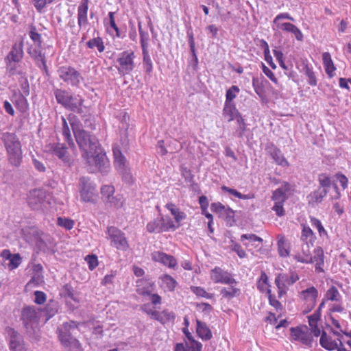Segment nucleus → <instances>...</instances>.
<instances>
[{"label": "nucleus", "instance_id": "obj_60", "mask_svg": "<svg viewBox=\"0 0 351 351\" xmlns=\"http://www.w3.org/2000/svg\"><path fill=\"white\" fill-rule=\"evenodd\" d=\"M8 267L10 270L17 268L21 263V257L19 254H14L9 261Z\"/></svg>", "mask_w": 351, "mask_h": 351}, {"label": "nucleus", "instance_id": "obj_63", "mask_svg": "<svg viewBox=\"0 0 351 351\" xmlns=\"http://www.w3.org/2000/svg\"><path fill=\"white\" fill-rule=\"evenodd\" d=\"M230 248L237 253L239 258H243L246 256V253L240 244L232 241Z\"/></svg>", "mask_w": 351, "mask_h": 351}, {"label": "nucleus", "instance_id": "obj_56", "mask_svg": "<svg viewBox=\"0 0 351 351\" xmlns=\"http://www.w3.org/2000/svg\"><path fill=\"white\" fill-rule=\"evenodd\" d=\"M29 36L31 40L36 44L38 45H41V35L37 32L36 27L34 25L30 26V30L29 32Z\"/></svg>", "mask_w": 351, "mask_h": 351}, {"label": "nucleus", "instance_id": "obj_15", "mask_svg": "<svg viewBox=\"0 0 351 351\" xmlns=\"http://www.w3.org/2000/svg\"><path fill=\"white\" fill-rule=\"evenodd\" d=\"M93 158L95 165L101 173H106L109 170L110 163L106 156L101 150L100 146L96 147L95 150L90 152V158Z\"/></svg>", "mask_w": 351, "mask_h": 351}, {"label": "nucleus", "instance_id": "obj_37", "mask_svg": "<svg viewBox=\"0 0 351 351\" xmlns=\"http://www.w3.org/2000/svg\"><path fill=\"white\" fill-rule=\"evenodd\" d=\"M162 217L154 219L147 223L146 226L147 231L149 233H160L162 232Z\"/></svg>", "mask_w": 351, "mask_h": 351}, {"label": "nucleus", "instance_id": "obj_10", "mask_svg": "<svg viewBox=\"0 0 351 351\" xmlns=\"http://www.w3.org/2000/svg\"><path fill=\"white\" fill-rule=\"evenodd\" d=\"M79 191L82 201L92 202L97 194L96 185L88 177H82L79 180Z\"/></svg>", "mask_w": 351, "mask_h": 351}, {"label": "nucleus", "instance_id": "obj_53", "mask_svg": "<svg viewBox=\"0 0 351 351\" xmlns=\"http://www.w3.org/2000/svg\"><path fill=\"white\" fill-rule=\"evenodd\" d=\"M191 290L198 297H202L207 299H212L214 297L213 293H207L206 291L201 287L192 286L191 287Z\"/></svg>", "mask_w": 351, "mask_h": 351}, {"label": "nucleus", "instance_id": "obj_38", "mask_svg": "<svg viewBox=\"0 0 351 351\" xmlns=\"http://www.w3.org/2000/svg\"><path fill=\"white\" fill-rule=\"evenodd\" d=\"M324 300L327 301L339 302L342 300V296L337 287L332 286L326 291L324 295Z\"/></svg>", "mask_w": 351, "mask_h": 351}, {"label": "nucleus", "instance_id": "obj_62", "mask_svg": "<svg viewBox=\"0 0 351 351\" xmlns=\"http://www.w3.org/2000/svg\"><path fill=\"white\" fill-rule=\"evenodd\" d=\"M271 198L274 202H278V204H284L285 202L288 199V195H283L279 190L276 189L273 192Z\"/></svg>", "mask_w": 351, "mask_h": 351}, {"label": "nucleus", "instance_id": "obj_34", "mask_svg": "<svg viewBox=\"0 0 351 351\" xmlns=\"http://www.w3.org/2000/svg\"><path fill=\"white\" fill-rule=\"evenodd\" d=\"M328 192L327 189L322 188H319L314 191L307 197L308 199V204H314L321 203L324 197L327 195Z\"/></svg>", "mask_w": 351, "mask_h": 351}, {"label": "nucleus", "instance_id": "obj_59", "mask_svg": "<svg viewBox=\"0 0 351 351\" xmlns=\"http://www.w3.org/2000/svg\"><path fill=\"white\" fill-rule=\"evenodd\" d=\"M252 86L255 93L260 97H262L265 94V90L263 85L260 82L259 80L256 77L252 79Z\"/></svg>", "mask_w": 351, "mask_h": 351}, {"label": "nucleus", "instance_id": "obj_48", "mask_svg": "<svg viewBox=\"0 0 351 351\" xmlns=\"http://www.w3.org/2000/svg\"><path fill=\"white\" fill-rule=\"evenodd\" d=\"M234 120L236 121L237 124L238 125L237 129L235 131V134L238 137L242 138L246 131L247 127L246 123L245 122V119L241 114Z\"/></svg>", "mask_w": 351, "mask_h": 351}, {"label": "nucleus", "instance_id": "obj_9", "mask_svg": "<svg viewBox=\"0 0 351 351\" xmlns=\"http://www.w3.org/2000/svg\"><path fill=\"white\" fill-rule=\"evenodd\" d=\"M299 280V276L295 272L287 274H279L275 278V285L278 288V298L282 297L287 293L289 287Z\"/></svg>", "mask_w": 351, "mask_h": 351}, {"label": "nucleus", "instance_id": "obj_4", "mask_svg": "<svg viewBox=\"0 0 351 351\" xmlns=\"http://www.w3.org/2000/svg\"><path fill=\"white\" fill-rule=\"evenodd\" d=\"M53 93L58 104L66 110L82 114L84 100L81 96H73L68 90L61 88L55 89Z\"/></svg>", "mask_w": 351, "mask_h": 351}, {"label": "nucleus", "instance_id": "obj_5", "mask_svg": "<svg viewBox=\"0 0 351 351\" xmlns=\"http://www.w3.org/2000/svg\"><path fill=\"white\" fill-rule=\"evenodd\" d=\"M40 318V311L36 306H25L21 313V320L27 332L32 335L38 329Z\"/></svg>", "mask_w": 351, "mask_h": 351}, {"label": "nucleus", "instance_id": "obj_27", "mask_svg": "<svg viewBox=\"0 0 351 351\" xmlns=\"http://www.w3.org/2000/svg\"><path fill=\"white\" fill-rule=\"evenodd\" d=\"M159 285L165 291L172 292L175 290L178 283L170 275L163 274L159 277Z\"/></svg>", "mask_w": 351, "mask_h": 351}, {"label": "nucleus", "instance_id": "obj_35", "mask_svg": "<svg viewBox=\"0 0 351 351\" xmlns=\"http://www.w3.org/2000/svg\"><path fill=\"white\" fill-rule=\"evenodd\" d=\"M278 254L281 257H287L290 254V247L289 244L287 243V241L285 239L284 235H278Z\"/></svg>", "mask_w": 351, "mask_h": 351}, {"label": "nucleus", "instance_id": "obj_50", "mask_svg": "<svg viewBox=\"0 0 351 351\" xmlns=\"http://www.w3.org/2000/svg\"><path fill=\"white\" fill-rule=\"evenodd\" d=\"M86 45L90 49L97 47L99 52H103L105 49L104 42L100 37H97L89 40L86 43Z\"/></svg>", "mask_w": 351, "mask_h": 351}, {"label": "nucleus", "instance_id": "obj_33", "mask_svg": "<svg viewBox=\"0 0 351 351\" xmlns=\"http://www.w3.org/2000/svg\"><path fill=\"white\" fill-rule=\"evenodd\" d=\"M114 165L121 171H125L126 167V158L118 147H113Z\"/></svg>", "mask_w": 351, "mask_h": 351}, {"label": "nucleus", "instance_id": "obj_7", "mask_svg": "<svg viewBox=\"0 0 351 351\" xmlns=\"http://www.w3.org/2000/svg\"><path fill=\"white\" fill-rule=\"evenodd\" d=\"M135 57L134 52L130 50L124 51L119 54L116 60V68L121 75H130L134 71L136 67Z\"/></svg>", "mask_w": 351, "mask_h": 351}, {"label": "nucleus", "instance_id": "obj_51", "mask_svg": "<svg viewBox=\"0 0 351 351\" xmlns=\"http://www.w3.org/2000/svg\"><path fill=\"white\" fill-rule=\"evenodd\" d=\"M310 221L311 225L317 229L319 237H327L328 233L323 226L321 221L315 217H310Z\"/></svg>", "mask_w": 351, "mask_h": 351}, {"label": "nucleus", "instance_id": "obj_36", "mask_svg": "<svg viewBox=\"0 0 351 351\" xmlns=\"http://www.w3.org/2000/svg\"><path fill=\"white\" fill-rule=\"evenodd\" d=\"M315 255L312 256L313 263L315 262V271L317 272H323L324 269L322 266L324 263V256L323 250L321 247H317L314 250Z\"/></svg>", "mask_w": 351, "mask_h": 351}, {"label": "nucleus", "instance_id": "obj_32", "mask_svg": "<svg viewBox=\"0 0 351 351\" xmlns=\"http://www.w3.org/2000/svg\"><path fill=\"white\" fill-rule=\"evenodd\" d=\"M319 343L322 347L329 351L335 350L338 347L337 341L333 340L330 336L328 335L325 331H322V332Z\"/></svg>", "mask_w": 351, "mask_h": 351}, {"label": "nucleus", "instance_id": "obj_1", "mask_svg": "<svg viewBox=\"0 0 351 351\" xmlns=\"http://www.w3.org/2000/svg\"><path fill=\"white\" fill-rule=\"evenodd\" d=\"M79 323L74 321L64 322L58 328V338L61 344L74 351H82V346L77 340L80 334Z\"/></svg>", "mask_w": 351, "mask_h": 351}, {"label": "nucleus", "instance_id": "obj_31", "mask_svg": "<svg viewBox=\"0 0 351 351\" xmlns=\"http://www.w3.org/2000/svg\"><path fill=\"white\" fill-rule=\"evenodd\" d=\"M202 344L195 340H190L185 344L177 343L175 347V351H201Z\"/></svg>", "mask_w": 351, "mask_h": 351}, {"label": "nucleus", "instance_id": "obj_44", "mask_svg": "<svg viewBox=\"0 0 351 351\" xmlns=\"http://www.w3.org/2000/svg\"><path fill=\"white\" fill-rule=\"evenodd\" d=\"M61 295L66 298L72 300L76 303L80 302V298L74 293L72 287L69 284L63 286L61 290Z\"/></svg>", "mask_w": 351, "mask_h": 351}, {"label": "nucleus", "instance_id": "obj_8", "mask_svg": "<svg viewBox=\"0 0 351 351\" xmlns=\"http://www.w3.org/2000/svg\"><path fill=\"white\" fill-rule=\"evenodd\" d=\"M57 72L61 80L73 87H79L84 80L81 73L71 66H62L58 68Z\"/></svg>", "mask_w": 351, "mask_h": 351}, {"label": "nucleus", "instance_id": "obj_47", "mask_svg": "<svg viewBox=\"0 0 351 351\" xmlns=\"http://www.w3.org/2000/svg\"><path fill=\"white\" fill-rule=\"evenodd\" d=\"M240 92V89L237 86L232 85L230 86L226 93V100L225 103L227 104H234L233 100L237 97Z\"/></svg>", "mask_w": 351, "mask_h": 351}, {"label": "nucleus", "instance_id": "obj_6", "mask_svg": "<svg viewBox=\"0 0 351 351\" xmlns=\"http://www.w3.org/2000/svg\"><path fill=\"white\" fill-rule=\"evenodd\" d=\"M29 234V238H27L28 241L34 244L38 251L46 253L53 250L54 243L49 234L37 229H32Z\"/></svg>", "mask_w": 351, "mask_h": 351}, {"label": "nucleus", "instance_id": "obj_17", "mask_svg": "<svg viewBox=\"0 0 351 351\" xmlns=\"http://www.w3.org/2000/svg\"><path fill=\"white\" fill-rule=\"evenodd\" d=\"M290 331L291 337L293 340L300 341L306 346H311L313 343V337L306 328H291Z\"/></svg>", "mask_w": 351, "mask_h": 351}, {"label": "nucleus", "instance_id": "obj_26", "mask_svg": "<svg viewBox=\"0 0 351 351\" xmlns=\"http://www.w3.org/2000/svg\"><path fill=\"white\" fill-rule=\"evenodd\" d=\"M268 152L275 162L282 167L288 166L289 162L284 157L282 152L275 145H271L267 147Z\"/></svg>", "mask_w": 351, "mask_h": 351}, {"label": "nucleus", "instance_id": "obj_12", "mask_svg": "<svg viewBox=\"0 0 351 351\" xmlns=\"http://www.w3.org/2000/svg\"><path fill=\"white\" fill-rule=\"evenodd\" d=\"M47 194L41 189H34L29 192L27 204L34 210L43 209L45 207Z\"/></svg>", "mask_w": 351, "mask_h": 351}, {"label": "nucleus", "instance_id": "obj_61", "mask_svg": "<svg viewBox=\"0 0 351 351\" xmlns=\"http://www.w3.org/2000/svg\"><path fill=\"white\" fill-rule=\"evenodd\" d=\"M318 181L320 186L323 189H326L332 185L330 178L325 173L319 176Z\"/></svg>", "mask_w": 351, "mask_h": 351}, {"label": "nucleus", "instance_id": "obj_25", "mask_svg": "<svg viewBox=\"0 0 351 351\" xmlns=\"http://www.w3.org/2000/svg\"><path fill=\"white\" fill-rule=\"evenodd\" d=\"M222 114L223 117L227 119L228 122H230L234 121L241 114L237 108L235 104L224 103Z\"/></svg>", "mask_w": 351, "mask_h": 351}, {"label": "nucleus", "instance_id": "obj_58", "mask_svg": "<svg viewBox=\"0 0 351 351\" xmlns=\"http://www.w3.org/2000/svg\"><path fill=\"white\" fill-rule=\"evenodd\" d=\"M114 14H115V12H110L108 13L110 28H111L112 30H114L115 32L116 36L117 38H121L123 36H121L119 29L115 23V20H114Z\"/></svg>", "mask_w": 351, "mask_h": 351}, {"label": "nucleus", "instance_id": "obj_29", "mask_svg": "<svg viewBox=\"0 0 351 351\" xmlns=\"http://www.w3.org/2000/svg\"><path fill=\"white\" fill-rule=\"evenodd\" d=\"M196 332L198 336L204 341L210 340L213 337L212 332L206 324L198 319L196 320Z\"/></svg>", "mask_w": 351, "mask_h": 351}, {"label": "nucleus", "instance_id": "obj_22", "mask_svg": "<svg viewBox=\"0 0 351 351\" xmlns=\"http://www.w3.org/2000/svg\"><path fill=\"white\" fill-rule=\"evenodd\" d=\"M278 29L293 34L295 39L298 41H302L304 40V35L302 32L293 23L289 22L278 23Z\"/></svg>", "mask_w": 351, "mask_h": 351}, {"label": "nucleus", "instance_id": "obj_39", "mask_svg": "<svg viewBox=\"0 0 351 351\" xmlns=\"http://www.w3.org/2000/svg\"><path fill=\"white\" fill-rule=\"evenodd\" d=\"M303 72L308 78V84L311 86H316L317 84V79L313 67L308 64L303 66Z\"/></svg>", "mask_w": 351, "mask_h": 351}, {"label": "nucleus", "instance_id": "obj_2", "mask_svg": "<svg viewBox=\"0 0 351 351\" xmlns=\"http://www.w3.org/2000/svg\"><path fill=\"white\" fill-rule=\"evenodd\" d=\"M1 141L7 153L9 163L14 167H19L22 162L23 152L19 138L14 132H4Z\"/></svg>", "mask_w": 351, "mask_h": 351}, {"label": "nucleus", "instance_id": "obj_45", "mask_svg": "<svg viewBox=\"0 0 351 351\" xmlns=\"http://www.w3.org/2000/svg\"><path fill=\"white\" fill-rule=\"evenodd\" d=\"M221 190L223 192L228 193L230 195H232L239 199H252L254 197V195L252 193H248L246 195H243V194L241 193L240 192H239L237 190H236L234 189L229 188L226 186H222Z\"/></svg>", "mask_w": 351, "mask_h": 351}, {"label": "nucleus", "instance_id": "obj_52", "mask_svg": "<svg viewBox=\"0 0 351 351\" xmlns=\"http://www.w3.org/2000/svg\"><path fill=\"white\" fill-rule=\"evenodd\" d=\"M180 224L175 225L171 218L162 217V232L174 231L180 227Z\"/></svg>", "mask_w": 351, "mask_h": 351}, {"label": "nucleus", "instance_id": "obj_13", "mask_svg": "<svg viewBox=\"0 0 351 351\" xmlns=\"http://www.w3.org/2000/svg\"><path fill=\"white\" fill-rule=\"evenodd\" d=\"M6 332L11 351H27L24 344L23 338L18 332L12 328H7Z\"/></svg>", "mask_w": 351, "mask_h": 351}, {"label": "nucleus", "instance_id": "obj_14", "mask_svg": "<svg viewBox=\"0 0 351 351\" xmlns=\"http://www.w3.org/2000/svg\"><path fill=\"white\" fill-rule=\"evenodd\" d=\"M210 278L215 283L229 285L237 283V280L232 276L230 273L219 267H215L211 270Z\"/></svg>", "mask_w": 351, "mask_h": 351}, {"label": "nucleus", "instance_id": "obj_57", "mask_svg": "<svg viewBox=\"0 0 351 351\" xmlns=\"http://www.w3.org/2000/svg\"><path fill=\"white\" fill-rule=\"evenodd\" d=\"M57 223L59 226L64 228L66 230H71L74 226V221L70 219L58 217Z\"/></svg>", "mask_w": 351, "mask_h": 351}, {"label": "nucleus", "instance_id": "obj_41", "mask_svg": "<svg viewBox=\"0 0 351 351\" xmlns=\"http://www.w3.org/2000/svg\"><path fill=\"white\" fill-rule=\"evenodd\" d=\"M256 286L257 289L261 293H267V289H269L270 285L269 283L268 276L265 271L261 272V276L257 280Z\"/></svg>", "mask_w": 351, "mask_h": 351}, {"label": "nucleus", "instance_id": "obj_42", "mask_svg": "<svg viewBox=\"0 0 351 351\" xmlns=\"http://www.w3.org/2000/svg\"><path fill=\"white\" fill-rule=\"evenodd\" d=\"M32 58L34 60L36 66L43 70L47 75H48L49 70L47 66L45 54L44 53L37 54L35 56L32 57Z\"/></svg>", "mask_w": 351, "mask_h": 351}, {"label": "nucleus", "instance_id": "obj_18", "mask_svg": "<svg viewBox=\"0 0 351 351\" xmlns=\"http://www.w3.org/2000/svg\"><path fill=\"white\" fill-rule=\"evenodd\" d=\"M152 261L158 262L171 269H175L178 263L174 256L160 251H155L151 254Z\"/></svg>", "mask_w": 351, "mask_h": 351}, {"label": "nucleus", "instance_id": "obj_55", "mask_svg": "<svg viewBox=\"0 0 351 351\" xmlns=\"http://www.w3.org/2000/svg\"><path fill=\"white\" fill-rule=\"evenodd\" d=\"M267 294L268 295L269 303L271 306L275 308L276 310H282V305L281 303L276 298L275 295L271 293V290L270 289H267Z\"/></svg>", "mask_w": 351, "mask_h": 351}, {"label": "nucleus", "instance_id": "obj_28", "mask_svg": "<svg viewBox=\"0 0 351 351\" xmlns=\"http://www.w3.org/2000/svg\"><path fill=\"white\" fill-rule=\"evenodd\" d=\"M302 230L301 232V240L304 243H306V246L307 248H308L310 245H313L316 237L313 231L308 226L302 224Z\"/></svg>", "mask_w": 351, "mask_h": 351}, {"label": "nucleus", "instance_id": "obj_23", "mask_svg": "<svg viewBox=\"0 0 351 351\" xmlns=\"http://www.w3.org/2000/svg\"><path fill=\"white\" fill-rule=\"evenodd\" d=\"M23 54L24 53L23 49V43H15L12 47V49L8 54L5 60H8L9 62H19L23 58Z\"/></svg>", "mask_w": 351, "mask_h": 351}, {"label": "nucleus", "instance_id": "obj_40", "mask_svg": "<svg viewBox=\"0 0 351 351\" xmlns=\"http://www.w3.org/2000/svg\"><path fill=\"white\" fill-rule=\"evenodd\" d=\"M240 293H241L240 289L239 288H237V287L232 286V285H231L228 288L224 287L220 291L221 295L223 298H226L228 300L232 299L233 298L239 295L240 294Z\"/></svg>", "mask_w": 351, "mask_h": 351}, {"label": "nucleus", "instance_id": "obj_43", "mask_svg": "<svg viewBox=\"0 0 351 351\" xmlns=\"http://www.w3.org/2000/svg\"><path fill=\"white\" fill-rule=\"evenodd\" d=\"M62 122V135L64 136V138L65 141H66L69 144V145L71 147H73L75 146L74 143L72 139V136L71 134L70 129L69 128L68 123L66 122V119L64 117H61Z\"/></svg>", "mask_w": 351, "mask_h": 351}, {"label": "nucleus", "instance_id": "obj_24", "mask_svg": "<svg viewBox=\"0 0 351 351\" xmlns=\"http://www.w3.org/2000/svg\"><path fill=\"white\" fill-rule=\"evenodd\" d=\"M12 102L15 107L21 112H25L28 110L29 104L25 95L21 93H14L11 98Z\"/></svg>", "mask_w": 351, "mask_h": 351}, {"label": "nucleus", "instance_id": "obj_3", "mask_svg": "<svg viewBox=\"0 0 351 351\" xmlns=\"http://www.w3.org/2000/svg\"><path fill=\"white\" fill-rule=\"evenodd\" d=\"M72 130L78 144L79 147L82 152V156L84 158L88 160L90 159V152L95 150L96 147L99 146V142L95 136L90 134L84 130L76 129L73 123H70Z\"/></svg>", "mask_w": 351, "mask_h": 351}, {"label": "nucleus", "instance_id": "obj_49", "mask_svg": "<svg viewBox=\"0 0 351 351\" xmlns=\"http://www.w3.org/2000/svg\"><path fill=\"white\" fill-rule=\"evenodd\" d=\"M142 53L143 68L146 73L150 74L153 71V63L149 54V51H142Z\"/></svg>", "mask_w": 351, "mask_h": 351}, {"label": "nucleus", "instance_id": "obj_54", "mask_svg": "<svg viewBox=\"0 0 351 351\" xmlns=\"http://www.w3.org/2000/svg\"><path fill=\"white\" fill-rule=\"evenodd\" d=\"M245 240H249L252 242H259L262 243L263 242V239L254 234H243L241 236V241L244 242ZM244 245L246 247H250V243H243Z\"/></svg>", "mask_w": 351, "mask_h": 351}, {"label": "nucleus", "instance_id": "obj_11", "mask_svg": "<svg viewBox=\"0 0 351 351\" xmlns=\"http://www.w3.org/2000/svg\"><path fill=\"white\" fill-rule=\"evenodd\" d=\"M107 233L112 246L122 251H125L128 249V243L125 234L121 230L116 227L110 226L108 228Z\"/></svg>", "mask_w": 351, "mask_h": 351}, {"label": "nucleus", "instance_id": "obj_19", "mask_svg": "<svg viewBox=\"0 0 351 351\" xmlns=\"http://www.w3.org/2000/svg\"><path fill=\"white\" fill-rule=\"evenodd\" d=\"M317 289L311 286L299 293L300 298L306 302H308L309 311H311L316 305L317 298H318Z\"/></svg>", "mask_w": 351, "mask_h": 351}, {"label": "nucleus", "instance_id": "obj_46", "mask_svg": "<svg viewBox=\"0 0 351 351\" xmlns=\"http://www.w3.org/2000/svg\"><path fill=\"white\" fill-rule=\"evenodd\" d=\"M138 28L140 34V42L142 47V51H148V42L149 40V34L142 29L141 23H138Z\"/></svg>", "mask_w": 351, "mask_h": 351}, {"label": "nucleus", "instance_id": "obj_20", "mask_svg": "<svg viewBox=\"0 0 351 351\" xmlns=\"http://www.w3.org/2000/svg\"><path fill=\"white\" fill-rule=\"evenodd\" d=\"M114 188L111 185H104L101 189L102 199L110 206H119L120 199L114 196Z\"/></svg>", "mask_w": 351, "mask_h": 351}, {"label": "nucleus", "instance_id": "obj_16", "mask_svg": "<svg viewBox=\"0 0 351 351\" xmlns=\"http://www.w3.org/2000/svg\"><path fill=\"white\" fill-rule=\"evenodd\" d=\"M48 148V152L56 156L64 165L69 167L72 165L73 160L67 154V148L64 144L60 143L49 144Z\"/></svg>", "mask_w": 351, "mask_h": 351}, {"label": "nucleus", "instance_id": "obj_30", "mask_svg": "<svg viewBox=\"0 0 351 351\" xmlns=\"http://www.w3.org/2000/svg\"><path fill=\"white\" fill-rule=\"evenodd\" d=\"M322 61L326 74L330 78L333 77L335 75L336 67L328 52H324L322 54Z\"/></svg>", "mask_w": 351, "mask_h": 351}, {"label": "nucleus", "instance_id": "obj_21", "mask_svg": "<svg viewBox=\"0 0 351 351\" xmlns=\"http://www.w3.org/2000/svg\"><path fill=\"white\" fill-rule=\"evenodd\" d=\"M88 0H82L77 7V25L80 28L86 27L88 24Z\"/></svg>", "mask_w": 351, "mask_h": 351}, {"label": "nucleus", "instance_id": "obj_64", "mask_svg": "<svg viewBox=\"0 0 351 351\" xmlns=\"http://www.w3.org/2000/svg\"><path fill=\"white\" fill-rule=\"evenodd\" d=\"M85 261L88 265V268L93 270L98 265V260L96 255H87L85 257Z\"/></svg>", "mask_w": 351, "mask_h": 351}]
</instances>
